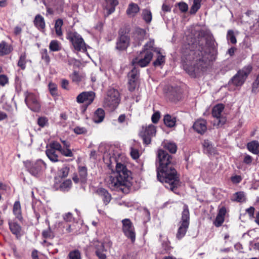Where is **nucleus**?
Returning a JSON list of instances; mask_svg holds the SVG:
<instances>
[{
    "label": "nucleus",
    "instance_id": "43",
    "mask_svg": "<svg viewBox=\"0 0 259 259\" xmlns=\"http://www.w3.org/2000/svg\"><path fill=\"white\" fill-rule=\"evenodd\" d=\"M47 148L56 150L60 152V150H61L62 146L59 142L57 141H53L50 144L49 146H48Z\"/></svg>",
    "mask_w": 259,
    "mask_h": 259
},
{
    "label": "nucleus",
    "instance_id": "32",
    "mask_svg": "<svg viewBox=\"0 0 259 259\" xmlns=\"http://www.w3.org/2000/svg\"><path fill=\"white\" fill-rule=\"evenodd\" d=\"M70 77L73 82L78 83L79 82L83 80L84 75L82 73H79V72L74 71L72 74L70 75Z\"/></svg>",
    "mask_w": 259,
    "mask_h": 259
},
{
    "label": "nucleus",
    "instance_id": "41",
    "mask_svg": "<svg viewBox=\"0 0 259 259\" xmlns=\"http://www.w3.org/2000/svg\"><path fill=\"white\" fill-rule=\"evenodd\" d=\"M227 39L232 44H235L237 42L236 37L234 31L232 30H229L227 34Z\"/></svg>",
    "mask_w": 259,
    "mask_h": 259
},
{
    "label": "nucleus",
    "instance_id": "34",
    "mask_svg": "<svg viewBox=\"0 0 259 259\" xmlns=\"http://www.w3.org/2000/svg\"><path fill=\"white\" fill-rule=\"evenodd\" d=\"M26 55L25 53H22L19 57V59L18 60L17 65L22 70H24L26 68Z\"/></svg>",
    "mask_w": 259,
    "mask_h": 259
},
{
    "label": "nucleus",
    "instance_id": "21",
    "mask_svg": "<svg viewBox=\"0 0 259 259\" xmlns=\"http://www.w3.org/2000/svg\"><path fill=\"white\" fill-rule=\"evenodd\" d=\"M96 193L99 196L102 198L103 201L105 205H107L110 202L111 199V196L106 189L102 188H99L97 190Z\"/></svg>",
    "mask_w": 259,
    "mask_h": 259
},
{
    "label": "nucleus",
    "instance_id": "29",
    "mask_svg": "<svg viewBox=\"0 0 259 259\" xmlns=\"http://www.w3.org/2000/svg\"><path fill=\"white\" fill-rule=\"evenodd\" d=\"M106 2V9L108 11V14H111L115 11V7L118 5L117 0H105Z\"/></svg>",
    "mask_w": 259,
    "mask_h": 259
},
{
    "label": "nucleus",
    "instance_id": "51",
    "mask_svg": "<svg viewBox=\"0 0 259 259\" xmlns=\"http://www.w3.org/2000/svg\"><path fill=\"white\" fill-rule=\"evenodd\" d=\"M9 83L8 76L4 74L0 75V86L4 87Z\"/></svg>",
    "mask_w": 259,
    "mask_h": 259
},
{
    "label": "nucleus",
    "instance_id": "36",
    "mask_svg": "<svg viewBox=\"0 0 259 259\" xmlns=\"http://www.w3.org/2000/svg\"><path fill=\"white\" fill-rule=\"evenodd\" d=\"M142 18L146 23H150L152 20V13L149 10L144 9L142 12Z\"/></svg>",
    "mask_w": 259,
    "mask_h": 259
},
{
    "label": "nucleus",
    "instance_id": "5",
    "mask_svg": "<svg viewBox=\"0 0 259 259\" xmlns=\"http://www.w3.org/2000/svg\"><path fill=\"white\" fill-rule=\"evenodd\" d=\"M190 213L188 206L185 204L183 206V210L182 213L180 225L178 228L176 237L178 239H181L185 235L189 225Z\"/></svg>",
    "mask_w": 259,
    "mask_h": 259
},
{
    "label": "nucleus",
    "instance_id": "24",
    "mask_svg": "<svg viewBox=\"0 0 259 259\" xmlns=\"http://www.w3.org/2000/svg\"><path fill=\"white\" fill-rule=\"evenodd\" d=\"M247 148L249 151L254 154H259V142L256 140L252 141L247 144Z\"/></svg>",
    "mask_w": 259,
    "mask_h": 259
},
{
    "label": "nucleus",
    "instance_id": "59",
    "mask_svg": "<svg viewBox=\"0 0 259 259\" xmlns=\"http://www.w3.org/2000/svg\"><path fill=\"white\" fill-rule=\"evenodd\" d=\"M69 81L66 79H62L61 81V86L62 89L66 90H69Z\"/></svg>",
    "mask_w": 259,
    "mask_h": 259
},
{
    "label": "nucleus",
    "instance_id": "53",
    "mask_svg": "<svg viewBox=\"0 0 259 259\" xmlns=\"http://www.w3.org/2000/svg\"><path fill=\"white\" fill-rule=\"evenodd\" d=\"M41 58L44 60L47 63H49L50 61V57L48 54V51L46 49H42L41 51Z\"/></svg>",
    "mask_w": 259,
    "mask_h": 259
},
{
    "label": "nucleus",
    "instance_id": "39",
    "mask_svg": "<svg viewBox=\"0 0 259 259\" xmlns=\"http://www.w3.org/2000/svg\"><path fill=\"white\" fill-rule=\"evenodd\" d=\"M164 148L171 153H175L177 150V146L175 143L167 142L164 145Z\"/></svg>",
    "mask_w": 259,
    "mask_h": 259
},
{
    "label": "nucleus",
    "instance_id": "48",
    "mask_svg": "<svg viewBox=\"0 0 259 259\" xmlns=\"http://www.w3.org/2000/svg\"><path fill=\"white\" fill-rule=\"evenodd\" d=\"M164 60L165 58L164 56L159 55L156 60L153 62V65L154 66H160L164 62Z\"/></svg>",
    "mask_w": 259,
    "mask_h": 259
},
{
    "label": "nucleus",
    "instance_id": "22",
    "mask_svg": "<svg viewBox=\"0 0 259 259\" xmlns=\"http://www.w3.org/2000/svg\"><path fill=\"white\" fill-rule=\"evenodd\" d=\"M9 228L11 232L18 238L21 236V227L16 222L13 221L9 222Z\"/></svg>",
    "mask_w": 259,
    "mask_h": 259
},
{
    "label": "nucleus",
    "instance_id": "55",
    "mask_svg": "<svg viewBox=\"0 0 259 259\" xmlns=\"http://www.w3.org/2000/svg\"><path fill=\"white\" fill-rule=\"evenodd\" d=\"M200 6H201V5H199V4H198L196 3H194L193 2V4L192 7H191V9L190 10V13L191 14H195L197 12V11L200 9Z\"/></svg>",
    "mask_w": 259,
    "mask_h": 259
},
{
    "label": "nucleus",
    "instance_id": "30",
    "mask_svg": "<svg viewBox=\"0 0 259 259\" xmlns=\"http://www.w3.org/2000/svg\"><path fill=\"white\" fill-rule=\"evenodd\" d=\"M231 199L232 201L244 202L246 201V197L244 193L240 191L235 193Z\"/></svg>",
    "mask_w": 259,
    "mask_h": 259
},
{
    "label": "nucleus",
    "instance_id": "2",
    "mask_svg": "<svg viewBox=\"0 0 259 259\" xmlns=\"http://www.w3.org/2000/svg\"><path fill=\"white\" fill-rule=\"evenodd\" d=\"M156 167L157 179L165 183V187L174 191L179 184V179L174 167L172 157L162 149L157 153Z\"/></svg>",
    "mask_w": 259,
    "mask_h": 259
},
{
    "label": "nucleus",
    "instance_id": "25",
    "mask_svg": "<svg viewBox=\"0 0 259 259\" xmlns=\"http://www.w3.org/2000/svg\"><path fill=\"white\" fill-rule=\"evenodd\" d=\"M13 50L12 47L6 41H2L0 43V56L9 54Z\"/></svg>",
    "mask_w": 259,
    "mask_h": 259
},
{
    "label": "nucleus",
    "instance_id": "56",
    "mask_svg": "<svg viewBox=\"0 0 259 259\" xmlns=\"http://www.w3.org/2000/svg\"><path fill=\"white\" fill-rule=\"evenodd\" d=\"M203 145L204 148H207L209 153H212L213 152V151L212 150V147L211 144L208 140H204Z\"/></svg>",
    "mask_w": 259,
    "mask_h": 259
},
{
    "label": "nucleus",
    "instance_id": "3",
    "mask_svg": "<svg viewBox=\"0 0 259 259\" xmlns=\"http://www.w3.org/2000/svg\"><path fill=\"white\" fill-rule=\"evenodd\" d=\"M132 174L126 166L116 161V175L111 176L107 182L109 187L112 190L128 193L132 186Z\"/></svg>",
    "mask_w": 259,
    "mask_h": 259
},
{
    "label": "nucleus",
    "instance_id": "18",
    "mask_svg": "<svg viewBox=\"0 0 259 259\" xmlns=\"http://www.w3.org/2000/svg\"><path fill=\"white\" fill-rule=\"evenodd\" d=\"M193 127L197 133L202 135L207 130L206 121L202 119H198L194 122Z\"/></svg>",
    "mask_w": 259,
    "mask_h": 259
},
{
    "label": "nucleus",
    "instance_id": "60",
    "mask_svg": "<svg viewBox=\"0 0 259 259\" xmlns=\"http://www.w3.org/2000/svg\"><path fill=\"white\" fill-rule=\"evenodd\" d=\"M160 117V116L159 112H155L152 116L151 120L154 123H156L159 121Z\"/></svg>",
    "mask_w": 259,
    "mask_h": 259
},
{
    "label": "nucleus",
    "instance_id": "6",
    "mask_svg": "<svg viewBox=\"0 0 259 259\" xmlns=\"http://www.w3.org/2000/svg\"><path fill=\"white\" fill-rule=\"evenodd\" d=\"M24 164L29 173L35 177H39L46 168V163L40 159L35 161H26Z\"/></svg>",
    "mask_w": 259,
    "mask_h": 259
},
{
    "label": "nucleus",
    "instance_id": "28",
    "mask_svg": "<svg viewBox=\"0 0 259 259\" xmlns=\"http://www.w3.org/2000/svg\"><path fill=\"white\" fill-rule=\"evenodd\" d=\"M13 211L16 218L20 221L22 220L21 208L20 203L19 201H17L14 203Z\"/></svg>",
    "mask_w": 259,
    "mask_h": 259
},
{
    "label": "nucleus",
    "instance_id": "47",
    "mask_svg": "<svg viewBox=\"0 0 259 259\" xmlns=\"http://www.w3.org/2000/svg\"><path fill=\"white\" fill-rule=\"evenodd\" d=\"M259 88V74L257 75L256 79L252 83V92L256 93Z\"/></svg>",
    "mask_w": 259,
    "mask_h": 259
},
{
    "label": "nucleus",
    "instance_id": "49",
    "mask_svg": "<svg viewBox=\"0 0 259 259\" xmlns=\"http://www.w3.org/2000/svg\"><path fill=\"white\" fill-rule=\"evenodd\" d=\"M137 85V80L128 79V88L130 92H133Z\"/></svg>",
    "mask_w": 259,
    "mask_h": 259
},
{
    "label": "nucleus",
    "instance_id": "44",
    "mask_svg": "<svg viewBox=\"0 0 259 259\" xmlns=\"http://www.w3.org/2000/svg\"><path fill=\"white\" fill-rule=\"evenodd\" d=\"M60 152L66 157H72L73 154L69 148H61Z\"/></svg>",
    "mask_w": 259,
    "mask_h": 259
},
{
    "label": "nucleus",
    "instance_id": "19",
    "mask_svg": "<svg viewBox=\"0 0 259 259\" xmlns=\"http://www.w3.org/2000/svg\"><path fill=\"white\" fill-rule=\"evenodd\" d=\"M34 25L40 31H44L46 28V23L44 18L40 14H37L33 20Z\"/></svg>",
    "mask_w": 259,
    "mask_h": 259
},
{
    "label": "nucleus",
    "instance_id": "23",
    "mask_svg": "<svg viewBox=\"0 0 259 259\" xmlns=\"http://www.w3.org/2000/svg\"><path fill=\"white\" fill-rule=\"evenodd\" d=\"M105 116V113L104 110L102 108H98L94 112L93 120L95 123H100L103 121Z\"/></svg>",
    "mask_w": 259,
    "mask_h": 259
},
{
    "label": "nucleus",
    "instance_id": "20",
    "mask_svg": "<svg viewBox=\"0 0 259 259\" xmlns=\"http://www.w3.org/2000/svg\"><path fill=\"white\" fill-rule=\"evenodd\" d=\"M169 99L173 101L179 100L182 97V91L180 88H171L168 93Z\"/></svg>",
    "mask_w": 259,
    "mask_h": 259
},
{
    "label": "nucleus",
    "instance_id": "14",
    "mask_svg": "<svg viewBox=\"0 0 259 259\" xmlns=\"http://www.w3.org/2000/svg\"><path fill=\"white\" fill-rule=\"evenodd\" d=\"M25 103L28 107L34 112H38L40 105L38 100V97L31 93H26L25 95Z\"/></svg>",
    "mask_w": 259,
    "mask_h": 259
},
{
    "label": "nucleus",
    "instance_id": "27",
    "mask_svg": "<svg viewBox=\"0 0 259 259\" xmlns=\"http://www.w3.org/2000/svg\"><path fill=\"white\" fill-rule=\"evenodd\" d=\"M163 121L165 125L168 127H172L175 126L176 118L169 114H166L164 116Z\"/></svg>",
    "mask_w": 259,
    "mask_h": 259
},
{
    "label": "nucleus",
    "instance_id": "17",
    "mask_svg": "<svg viewBox=\"0 0 259 259\" xmlns=\"http://www.w3.org/2000/svg\"><path fill=\"white\" fill-rule=\"evenodd\" d=\"M133 37L135 42L140 45L146 38V30L141 28H137L134 32Z\"/></svg>",
    "mask_w": 259,
    "mask_h": 259
},
{
    "label": "nucleus",
    "instance_id": "64",
    "mask_svg": "<svg viewBox=\"0 0 259 259\" xmlns=\"http://www.w3.org/2000/svg\"><path fill=\"white\" fill-rule=\"evenodd\" d=\"M131 155V156L135 159L138 158L139 157L138 151L134 149H132Z\"/></svg>",
    "mask_w": 259,
    "mask_h": 259
},
{
    "label": "nucleus",
    "instance_id": "15",
    "mask_svg": "<svg viewBox=\"0 0 259 259\" xmlns=\"http://www.w3.org/2000/svg\"><path fill=\"white\" fill-rule=\"evenodd\" d=\"M95 97V93L93 91L83 92L76 97L78 103H85L87 106L91 104Z\"/></svg>",
    "mask_w": 259,
    "mask_h": 259
},
{
    "label": "nucleus",
    "instance_id": "12",
    "mask_svg": "<svg viewBox=\"0 0 259 259\" xmlns=\"http://www.w3.org/2000/svg\"><path fill=\"white\" fill-rule=\"evenodd\" d=\"M224 109V106L222 104H219L213 107L212 110V116L215 118L213 121V125L218 127L223 125L226 121V118L222 115Z\"/></svg>",
    "mask_w": 259,
    "mask_h": 259
},
{
    "label": "nucleus",
    "instance_id": "54",
    "mask_svg": "<svg viewBox=\"0 0 259 259\" xmlns=\"http://www.w3.org/2000/svg\"><path fill=\"white\" fill-rule=\"evenodd\" d=\"M69 171V168L67 167H64L60 169L59 171V175L61 177L65 178L66 177Z\"/></svg>",
    "mask_w": 259,
    "mask_h": 259
},
{
    "label": "nucleus",
    "instance_id": "16",
    "mask_svg": "<svg viewBox=\"0 0 259 259\" xmlns=\"http://www.w3.org/2000/svg\"><path fill=\"white\" fill-rule=\"evenodd\" d=\"M130 38L127 35H120L116 42V48L119 51L125 50L128 46Z\"/></svg>",
    "mask_w": 259,
    "mask_h": 259
},
{
    "label": "nucleus",
    "instance_id": "38",
    "mask_svg": "<svg viewBox=\"0 0 259 259\" xmlns=\"http://www.w3.org/2000/svg\"><path fill=\"white\" fill-rule=\"evenodd\" d=\"M42 236L46 239H52L54 238L55 235L53 231L51 230L50 226H49L47 230H45L42 232Z\"/></svg>",
    "mask_w": 259,
    "mask_h": 259
},
{
    "label": "nucleus",
    "instance_id": "37",
    "mask_svg": "<svg viewBox=\"0 0 259 259\" xmlns=\"http://www.w3.org/2000/svg\"><path fill=\"white\" fill-rule=\"evenodd\" d=\"M139 76V71L136 67H134L128 73V79L138 80Z\"/></svg>",
    "mask_w": 259,
    "mask_h": 259
},
{
    "label": "nucleus",
    "instance_id": "7",
    "mask_svg": "<svg viewBox=\"0 0 259 259\" xmlns=\"http://www.w3.org/2000/svg\"><path fill=\"white\" fill-rule=\"evenodd\" d=\"M67 39L72 44L74 49L77 51H85L86 45L82 36L75 31L68 32Z\"/></svg>",
    "mask_w": 259,
    "mask_h": 259
},
{
    "label": "nucleus",
    "instance_id": "61",
    "mask_svg": "<svg viewBox=\"0 0 259 259\" xmlns=\"http://www.w3.org/2000/svg\"><path fill=\"white\" fill-rule=\"evenodd\" d=\"M226 211V207L225 206H223L219 209L217 215L220 217L223 218L225 219Z\"/></svg>",
    "mask_w": 259,
    "mask_h": 259
},
{
    "label": "nucleus",
    "instance_id": "8",
    "mask_svg": "<svg viewBox=\"0 0 259 259\" xmlns=\"http://www.w3.org/2000/svg\"><path fill=\"white\" fill-rule=\"evenodd\" d=\"M120 102L119 93L118 91L114 89L108 90L107 96L104 101V105L105 107L114 109L117 107Z\"/></svg>",
    "mask_w": 259,
    "mask_h": 259
},
{
    "label": "nucleus",
    "instance_id": "62",
    "mask_svg": "<svg viewBox=\"0 0 259 259\" xmlns=\"http://www.w3.org/2000/svg\"><path fill=\"white\" fill-rule=\"evenodd\" d=\"M179 7L180 11L182 12H186L188 10V5L183 2L179 4Z\"/></svg>",
    "mask_w": 259,
    "mask_h": 259
},
{
    "label": "nucleus",
    "instance_id": "57",
    "mask_svg": "<svg viewBox=\"0 0 259 259\" xmlns=\"http://www.w3.org/2000/svg\"><path fill=\"white\" fill-rule=\"evenodd\" d=\"M74 132L76 134L80 135L87 133V131L84 127L77 126L74 128Z\"/></svg>",
    "mask_w": 259,
    "mask_h": 259
},
{
    "label": "nucleus",
    "instance_id": "33",
    "mask_svg": "<svg viewBox=\"0 0 259 259\" xmlns=\"http://www.w3.org/2000/svg\"><path fill=\"white\" fill-rule=\"evenodd\" d=\"M139 7L138 5L132 3L128 6V7L126 10V14L128 15L134 16L139 11Z\"/></svg>",
    "mask_w": 259,
    "mask_h": 259
},
{
    "label": "nucleus",
    "instance_id": "52",
    "mask_svg": "<svg viewBox=\"0 0 259 259\" xmlns=\"http://www.w3.org/2000/svg\"><path fill=\"white\" fill-rule=\"evenodd\" d=\"M242 178L241 176L239 175H234L232 176L230 178V180L232 182V183L234 184H237L241 182Z\"/></svg>",
    "mask_w": 259,
    "mask_h": 259
},
{
    "label": "nucleus",
    "instance_id": "4",
    "mask_svg": "<svg viewBox=\"0 0 259 259\" xmlns=\"http://www.w3.org/2000/svg\"><path fill=\"white\" fill-rule=\"evenodd\" d=\"M154 46V39H150L144 46L142 51L140 52L138 57L133 61V63L137 64L141 67L147 66L153 57V53L156 51Z\"/></svg>",
    "mask_w": 259,
    "mask_h": 259
},
{
    "label": "nucleus",
    "instance_id": "46",
    "mask_svg": "<svg viewBox=\"0 0 259 259\" xmlns=\"http://www.w3.org/2000/svg\"><path fill=\"white\" fill-rule=\"evenodd\" d=\"M72 185V182L70 180H66L60 185V188L63 190H66L70 188Z\"/></svg>",
    "mask_w": 259,
    "mask_h": 259
},
{
    "label": "nucleus",
    "instance_id": "40",
    "mask_svg": "<svg viewBox=\"0 0 259 259\" xmlns=\"http://www.w3.org/2000/svg\"><path fill=\"white\" fill-rule=\"evenodd\" d=\"M48 87L51 95L53 97H57L58 95L57 84L53 82H50Z\"/></svg>",
    "mask_w": 259,
    "mask_h": 259
},
{
    "label": "nucleus",
    "instance_id": "1",
    "mask_svg": "<svg viewBox=\"0 0 259 259\" xmlns=\"http://www.w3.org/2000/svg\"><path fill=\"white\" fill-rule=\"evenodd\" d=\"M206 45L208 48H201V50L196 51L190 50L188 54H184L182 57L184 67L190 75L195 76L214 60V53L216 50L213 46L214 42L211 38L206 39Z\"/></svg>",
    "mask_w": 259,
    "mask_h": 259
},
{
    "label": "nucleus",
    "instance_id": "42",
    "mask_svg": "<svg viewBox=\"0 0 259 259\" xmlns=\"http://www.w3.org/2000/svg\"><path fill=\"white\" fill-rule=\"evenodd\" d=\"M69 259H81L80 252L78 250H74L68 254Z\"/></svg>",
    "mask_w": 259,
    "mask_h": 259
},
{
    "label": "nucleus",
    "instance_id": "10",
    "mask_svg": "<svg viewBox=\"0 0 259 259\" xmlns=\"http://www.w3.org/2000/svg\"><path fill=\"white\" fill-rule=\"evenodd\" d=\"M156 133V126L152 124H146L142 127L139 132V136L142 138L143 143L146 145L150 144L151 139Z\"/></svg>",
    "mask_w": 259,
    "mask_h": 259
},
{
    "label": "nucleus",
    "instance_id": "45",
    "mask_svg": "<svg viewBox=\"0 0 259 259\" xmlns=\"http://www.w3.org/2000/svg\"><path fill=\"white\" fill-rule=\"evenodd\" d=\"M37 123L39 126L44 127L48 124V118L46 117H40L38 118Z\"/></svg>",
    "mask_w": 259,
    "mask_h": 259
},
{
    "label": "nucleus",
    "instance_id": "50",
    "mask_svg": "<svg viewBox=\"0 0 259 259\" xmlns=\"http://www.w3.org/2000/svg\"><path fill=\"white\" fill-rule=\"evenodd\" d=\"M225 219L217 215L216 218L213 222V225L217 227H219L222 225Z\"/></svg>",
    "mask_w": 259,
    "mask_h": 259
},
{
    "label": "nucleus",
    "instance_id": "63",
    "mask_svg": "<svg viewBox=\"0 0 259 259\" xmlns=\"http://www.w3.org/2000/svg\"><path fill=\"white\" fill-rule=\"evenodd\" d=\"M254 211L255 208L253 206H250L246 209V212L250 218H254Z\"/></svg>",
    "mask_w": 259,
    "mask_h": 259
},
{
    "label": "nucleus",
    "instance_id": "35",
    "mask_svg": "<svg viewBox=\"0 0 259 259\" xmlns=\"http://www.w3.org/2000/svg\"><path fill=\"white\" fill-rule=\"evenodd\" d=\"M87 175V169L85 166L79 167L78 176L81 183H84L86 181Z\"/></svg>",
    "mask_w": 259,
    "mask_h": 259
},
{
    "label": "nucleus",
    "instance_id": "13",
    "mask_svg": "<svg viewBox=\"0 0 259 259\" xmlns=\"http://www.w3.org/2000/svg\"><path fill=\"white\" fill-rule=\"evenodd\" d=\"M112 245V242L108 238H105L103 241L98 242L95 245V253L99 259H106V255L104 253L107 251V248H110Z\"/></svg>",
    "mask_w": 259,
    "mask_h": 259
},
{
    "label": "nucleus",
    "instance_id": "31",
    "mask_svg": "<svg viewBox=\"0 0 259 259\" xmlns=\"http://www.w3.org/2000/svg\"><path fill=\"white\" fill-rule=\"evenodd\" d=\"M62 46L61 43L57 40H52L49 45V49L51 51L58 52L61 50Z\"/></svg>",
    "mask_w": 259,
    "mask_h": 259
},
{
    "label": "nucleus",
    "instance_id": "58",
    "mask_svg": "<svg viewBox=\"0 0 259 259\" xmlns=\"http://www.w3.org/2000/svg\"><path fill=\"white\" fill-rule=\"evenodd\" d=\"M63 219L67 222H71L74 220L72 214L70 212H67L63 215Z\"/></svg>",
    "mask_w": 259,
    "mask_h": 259
},
{
    "label": "nucleus",
    "instance_id": "9",
    "mask_svg": "<svg viewBox=\"0 0 259 259\" xmlns=\"http://www.w3.org/2000/svg\"><path fill=\"white\" fill-rule=\"evenodd\" d=\"M252 66L251 65H247L242 69L239 70L237 74L232 78V83L236 86L242 85L252 71Z\"/></svg>",
    "mask_w": 259,
    "mask_h": 259
},
{
    "label": "nucleus",
    "instance_id": "26",
    "mask_svg": "<svg viewBox=\"0 0 259 259\" xmlns=\"http://www.w3.org/2000/svg\"><path fill=\"white\" fill-rule=\"evenodd\" d=\"M57 151V150L51 149L47 147V149L46 150V155L49 159L53 162H57L59 161Z\"/></svg>",
    "mask_w": 259,
    "mask_h": 259
},
{
    "label": "nucleus",
    "instance_id": "11",
    "mask_svg": "<svg viewBox=\"0 0 259 259\" xmlns=\"http://www.w3.org/2000/svg\"><path fill=\"white\" fill-rule=\"evenodd\" d=\"M122 231L124 236L130 239L132 242L136 240V232L133 223L129 219H124L121 221Z\"/></svg>",
    "mask_w": 259,
    "mask_h": 259
}]
</instances>
